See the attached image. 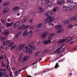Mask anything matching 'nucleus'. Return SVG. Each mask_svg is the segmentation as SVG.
<instances>
[{
	"label": "nucleus",
	"instance_id": "10",
	"mask_svg": "<svg viewBox=\"0 0 77 77\" xmlns=\"http://www.w3.org/2000/svg\"><path fill=\"white\" fill-rule=\"evenodd\" d=\"M19 25H20V22H16L14 24L13 26L14 28L15 29L16 27H18Z\"/></svg>",
	"mask_w": 77,
	"mask_h": 77
},
{
	"label": "nucleus",
	"instance_id": "4",
	"mask_svg": "<svg viewBox=\"0 0 77 77\" xmlns=\"http://www.w3.org/2000/svg\"><path fill=\"white\" fill-rule=\"evenodd\" d=\"M29 25L26 26H25V25L24 24H23L20 27H19L18 29V30H20L21 29H27L28 27H29Z\"/></svg>",
	"mask_w": 77,
	"mask_h": 77
},
{
	"label": "nucleus",
	"instance_id": "23",
	"mask_svg": "<svg viewBox=\"0 0 77 77\" xmlns=\"http://www.w3.org/2000/svg\"><path fill=\"white\" fill-rule=\"evenodd\" d=\"M77 19V14H76V16H74L71 18L72 21H74Z\"/></svg>",
	"mask_w": 77,
	"mask_h": 77
},
{
	"label": "nucleus",
	"instance_id": "24",
	"mask_svg": "<svg viewBox=\"0 0 77 77\" xmlns=\"http://www.w3.org/2000/svg\"><path fill=\"white\" fill-rule=\"evenodd\" d=\"M20 7L18 6H16L14 7L13 9V10L14 11H17L18 9H19Z\"/></svg>",
	"mask_w": 77,
	"mask_h": 77
},
{
	"label": "nucleus",
	"instance_id": "16",
	"mask_svg": "<svg viewBox=\"0 0 77 77\" xmlns=\"http://www.w3.org/2000/svg\"><path fill=\"white\" fill-rule=\"evenodd\" d=\"M50 70H51V69H45L44 70L43 72H42L41 73H42V74H43V73H45V72H46L47 71H50Z\"/></svg>",
	"mask_w": 77,
	"mask_h": 77
},
{
	"label": "nucleus",
	"instance_id": "29",
	"mask_svg": "<svg viewBox=\"0 0 77 77\" xmlns=\"http://www.w3.org/2000/svg\"><path fill=\"white\" fill-rule=\"evenodd\" d=\"M54 36V33H51L48 35V36L49 37H51V36Z\"/></svg>",
	"mask_w": 77,
	"mask_h": 77
},
{
	"label": "nucleus",
	"instance_id": "33",
	"mask_svg": "<svg viewBox=\"0 0 77 77\" xmlns=\"http://www.w3.org/2000/svg\"><path fill=\"white\" fill-rule=\"evenodd\" d=\"M63 11H66V6H64L63 8Z\"/></svg>",
	"mask_w": 77,
	"mask_h": 77
},
{
	"label": "nucleus",
	"instance_id": "17",
	"mask_svg": "<svg viewBox=\"0 0 77 77\" xmlns=\"http://www.w3.org/2000/svg\"><path fill=\"white\" fill-rule=\"evenodd\" d=\"M29 56H26L23 58V62H25V61H27V60H28V59H29Z\"/></svg>",
	"mask_w": 77,
	"mask_h": 77
},
{
	"label": "nucleus",
	"instance_id": "2",
	"mask_svg": "<svg viewBox=\"0 0 77 77\" xmlns=\"http://www.w3.org/2000/svg\"><path fill=\"white\" fill-rule=\"evenodd\" d=\"M63 26H62V25H58L55 27V29H60L59 30L57 31V33H60V32H63V31L64 29H61V28Z\"/></svg>",
	"mask_w": 77,
	"mask_h": 77
},
{
	"label": "nucleus",
	"instance_id": "48",
	"mask_svg": "<svg viewBox=\"0 0 77 77\" xmlns=\"http://www.w3.org/2000/svg\"><path fill=\"white\" fill-rule=\"evenodd\" d=\"M27 69V67H25L22 69V70H24V69Z\"/></svg>",
	"mask_w": 77,
	"mask_h": 77
},
{
	"label": "nucleus",
	"instance_id": "34",
	"mask_svg": "<svg viewBox=\"0 0 77 77\" xmlns=\"http://www.w3.org/2000/svg\"><path fill=\"white\" fill-rule=\"evenodd\" d=\"M9 75L10 76H11V77H13V76H14V75H12V71L10 72Z\"/></svg>",
	"mask_w": 77,
	"mask_h": 77
},
{
	"label": "nucleus",
	"instance_id": "38",
	"mask_svg": "<svg viewBox=\"0 0 77 77\" xmlns=\"http://www.w3.org/2000/svg\"><path fill=\"white\" fill-rule=\"evenodd\" d=\"M73 39L72 38L69 40H68L66 42V43H68V42H70V41H71Z\"/></svg>",
	"mask_w": 77,
	"mask_h": 77
},
{
	"label": "nucleus",
	"instance_id": "19",
	"mask_svg": "<svg viewBox=\"0 0 77 77\" xmlns=\"http://www.w3.org/2000/svg\"><path fill=\"white\" fill-rule=\"evenodd\" d=\"M74 26L73 24H70L66 26L67 28L71 29Z\"/></svg>",
	"mask_w": 77,
	"mask_h": 77
},
{
	"label": "nucleus",
	"instance_id": "49",
	"mask_svg": "<svg viewBox=\"0 0 77 77\" xmlns=\"http://www.w3.org/2000/svg\"><path fill=\"white\" fill-rule=\"evenodd\" d=\"M22 55H23V54H22V53L20 54L19 55L20 57L22 58Z\"/></svg>",
	"mask_w": 77,
	"mask_h": 77
},
{
	"label": "nucleus",
	"instance_id": "35",
	"mask_svg": "<svg viewBox=\"0 0 77 77\" xmlns=\"http://www.w3.org/2000/svg\"><path fill=\"white\" fill-rule=\"evenodd\" d=\"M60 50L59 48L57 49L56 51H55L54 53H57V52H58L59 51H60Z\"/></svg>",
	"mask_w": 77,
	"mask_h": 77
},
{
	"label": "nucleus",
	"instance_id": "43",
	"mask_svg": "<svg viewBox=\"0 0 77 77\" xmlns=\"http://www.w3.org/2000/svg\"><path fill=\"white\" fill-rule=\"evenodd\" d=\"M10 43L11 41L8 40L7 42V44H9Z\"/></svg>",
	"mask_w": 77,
	"mask_h": 77
},
{
	"label": "nucleus",
	"instance_id": "36",
	"mask_svg": "<svg viewBox=\"0 0 77 77\" xmlns=\"http://www.w3.org/2000/svg\"><path fill=\"white\" fill-rule=\"evenodd\" d=\"M39 52H37L35 54H34V56H37L38 55H39Z\"/></svg>",
	"mask_w": 77,
	"mask_h": 77
},
{
	"label": "nucleus",
	"instance_id": "50",
	"mask_svg": "<svg viewBox=\"0 0 77 77\" xmlns=\"http://www.w3.org/2000/svg\"><path fill=\"white\" fill-rule=\"evenodd\" d=\"M4 76V77H8V75H7V76H5V74H2Z\"/></svg>",
	"mask_w": 77,
	"mask_h": 77
},
{
	"label": "nucleus",
	"instance_id": "52",
	"mask_svg": "<svg viewBox=\"0 0 77 77\" xmlns=\"http://www.w3.org/2000/svg\"><path fill=\"white\" fill-rule=\"evenodd\" d=\"M3 74H3V72H0V75H3Z\"/></svg>",
	"mask_w": 77,
	"mask_h": 77
},
{
	"label": "nucleus",
	"instance_id": "56",
	"mask_svg": "<svg viewBox=\"0 0 77 77\" xmlns=\"http://www.w3.org/2000/svg\"><path fill=\"white\" fill-rule=\"evenodd\" d=\"M6 37H4L3 38H2V40H3V41H4V40H5V39H6Z\"/></svg>",
	"mask_w": 77,
	"mask_h": 77
},
{
	"label": "nucleus",
	"instance_id": "44",
	"mask_svg": "<svg viewBox=\"0 0 77 77\" xmlns=\"http://www.w3.org/2000/svg\"><path fill=\"white\" fill-rule=\"evenodd\" d=\"M21 60H22V58L20 57L18 59V60L20 61V62H21Z\"/></svg>",
	"mask_w": 77,
	"mask_h": 77
},
{
	"label": "nucleus",
	"instance_id": "47",
	"mask_svg": "<svg viewBox=\"0 0 77 77\" xmlns=\"http://www.w3.org/2000/svg\"><path fill=\"white\" fill-rule=\"evenodd\" d=\"M5 10V11H6L7 12H8V11H9V8H6Z\"/></svg>",
	"mask_w": 77,
	"mask_h": 77
},
{
	"label": "nucleus",
	"instance_id": "28",
	"mask_svg": "<svg viewBox=\"0 0 77 77\" xmlns=\"http://www.w3.org/2000/svg\"><path fill=\"white\" fill-rule=\"evenodd\" d=\"M50 51V50L47 49L45 50V51H43L42 53H47V52H48V51Z\"/></svg>",
	"mask_w": 77,
	"mask_h": 77
},
{
	"label": "nucleus",
	"instance_id": "11",
	"mask_svg": "<svg viewBox=\"0 0 77 77\" xmlns=\"http://www.w3.org/2000/svg\"><path fill=\"white\" fill-rule=\"evenodd\" d=\"M43 25V23H38V24L36 25V26H35V27L36 29H38V28H39V27H41Z\"/></svg>",
	"mask_w": 77,
	"mask_h": 77
},
{
	"label": "nucleus",
	"instance_id": "57",
	"mask_svg": "<svg viewBox=\"0 0 77 77\" xmlns=\"http://www.w3.org/2000/svg\"><path fill=\"white\" fill-rule=\"evenodd\" d=\"M18 74V71H16L15 72V74Z\"/></svg>",
	"mask_w": 77,
	"mask_h": 77
},
{
	"label": "nucleus",
	"instance_id": "5",
	"mask_svg": "<svg viewBox=\"0 0 77 77\" xmlns=\"http://www.w3.org/2000/svg\"><path fill=\"white\" fill-rule=\"evenodd\" d=\"M48 34V32L46 31L45 32L43 33L41 36V38L42 39L43 38H45L47 36V34Z\"/></svg>",
	"mask_w": 77,
	"mask_h": 77
},
{
	"label": "nucleus",
	"instance_id": "63",
	"mask_svg": "<svg viewBox=\"0 0 77 77\" xmlns=\"http://www.w3.org/2000/svg\"><path fill=\"white\" fill-rule=\"evenodd\" d=\"M18 36H19L17 34L16 36H15L16 38H18Z\"/></svg>",
	"mask_w": 77,
	"mask_h": 77
},
{
	"label": "nucleus",
	"instance_id": "6",
	"mask_svg": "<svg viewBox=\"0 0 77 77\" xmlns=\"http://www.w3.org/2000/svg\"><path fill=\"white\" fill-rule=\"evenodd\" d=\"M29 44H28V46H26L25 47L26 50L23 49V51L24 52H26L27 53H29Z\"/></svg>",
	"mask_w": 77,
	"mask_h": 77
},
{
	"label": "nucleus",
	"instance_id": "32",
	"mask_svg": "<svg viewBox=\"0 0 77 77\" xmlns=\"http://www.w3.org/2000/svg\"><path fill=\"white\" fill-rule=\"evenodd\" d=\"M69 21L68 20H66L65 21L64 23V24H68L69 23Z\"/></svg>",
	"mask_w": 77,
	"mask_h": 77
},
{
	"label": "nucleus",
	"instance_id": "54",
	"mask_svg": "<svg viewBox=\"0 0 77 77\" xmlns=\"http://www.w3.org/2000/svg\"><path fill=\"white\" fill-rule=\"evenodd\" d=\"M75 26H77V20H76V22L75 23Z\"/></svg>",
	"mask_w": 77,
	"mask_h": 77
},
{
	"label": "nucleus",
	"instance_id": "26",
	"mask_svg": "<svg viewBox=\"0 0 77 77\" xmlns=\"http://www.w3.org/2000/svg\"><path fill=\"white\" fill-rule=\"evenodd\" d=\"M44 21L45 23H50V22L49 19L48 18V17Z\"/></svg>",
	"mask_w": 77,
	"mask_h": 77
},
{
	"label": "nucleus",
	"instance_id": "58",
	"mask_svg": "<svg viewBox=\"0 0 77 77\" xmlns=\"http://www.w3.org/2000/svg\"><path fill=\"white\" fill-rule=\"evenodd\" d=\"M12 45V43L10 44L9 45V47H11V46Z\"/></svg>",
	"mask_w": 77,
	"mask_h": 77
},
{
	"label": "nucleus",
	"instance_id": "13",
	"mask_svg": "<svg viewBox=\"0 0 77 77\" xmlns=\"http://www.w3.org/2000/svg\"><path fill=\"white\" fill-rule=\"evenodd\" d=\"M68 40V39L66 38V39H63V40H60V41L58 42V44H60L61 43H63V42H65V41H66Z\"/></svg>",
	"mask_w": 77,
	"mask_h": 77
},
{
	"label": "nucleus",
	"instance_id": "37",
	"mask_svg": "<svg viewBox=\"0 0 77 77\" xmlns=\"http://www.w3.org/2000/svg\"><path fill=\"white\" fill-rule=\"evenodd\" d=\"M8 12V11H6V10L5 9L3 11V14H6Z\"/></svg>",
	"mask_w": 77,
	"mask_h": 77
},
{
	"label": "nucleus",
	"instance_id": "3",
	"mask_svg": "<svg viewBox=\"0 0 77 77\" xmlns=\"http://www.w3.org/2000/svg\"><path fill=\"white\" fill-rule=\"evenodd\" d=\"M67 2H69V3L71 4V5H69L71 7H74L76 5V4L73 2L72 0H67Z\"/></svg>",
	"mask_w": 77,
	"mask_h": 77
},
{
	"label": "nucleus",
	"instance_id": "53",
	"mask_svg": "<svg viewBox=\"0 0 77 77\" xmlns=\"http://www.w3.org/2000/svg\"><path fill=\"white\" fill-rule=\"evenodd\" d=\"M5 59H6V54H5L4 56Z\"/></svg>",
	"mask_w": 77,
	"mask_h": 77
},
{
	"label": "nucleus",
	"instance_id": "64",
	"mask_svg": "<svg viewBox=\"0 0 77 77\" xmlns=\"http://www.w3.org/2000/svg\"><path fill=\"white\" fill-rule=\"evenodd\" d=\"M36 63H37V62H35V63H33L32 64V65H35V64H36Z\"/></svg>",
	"mask_w": 77,
	"mask_h": 77
},
{
	"label": "nucleus",
	"instance_id": "31",
	"mask_svg": "<svg viewBox=\"0 0 77 77\" xmlns=\"http://www.w3.org/2000/svg\"><path fill=\"white\" fill-rule=\"evenodd\" d=\"M60 66L59 65V64H58V63H57L56 65L55 66V68H59V67Z\"/></svg>",
	"mask_w": 77,
	"mask_h": 77
},
{
	"label": "nucleus",
	"instance_id": "41",
	"mask_svg": "<svg viewBox=\"0 0 77 77\" xmlns=\"http://www.w3.org/2000/svg\"><path fill=\"white\" fill-rule=\"evenodd\" d=\"M49 7L53 5V3H50V2H49Z\"/></svg>",
	"mask_w": 77,
	"mask_h": 77
},
{
	"label": "nucleus",
	"instance_id": "55",
	"mask_svg": "<svg viewBox=\"0 0 77 77\" xmlns=\"http://www.w3.org/2000/svg\"><path fill=\"white\" fill-rule=\"evenodd\" d=\"M20 33H21V32L20 31L17 33V34L19 35H20Z\"/></svg>",
	"mask_w": 77,
	"mask_h": 77
},
{
	"label": "nucleus",
	"instance_id": "27",
	"mask_svg": "<svg viewBox=\"0 0 77 77\" xmlns=\"http://www.w3.org/2000/svg\"><path fill=\"white\" fill-rule=\"evenodd\" d=\"M64 3V1H61L60 2H59L57 3L58 5H62Z\"/></svg>",
	"mask_w": 77,
	"mask_h": 77
},
{
	"label": "nucleus",
	"instance_id": "62",
	"mask_svg": "<svg viewBox=\"0 0 77 77\" xmlns=\"http://www.w3.org/2000/svg\"><path fill=\"white\" fill-rule=\"evenodd\" d=\"M15 48V46H12L11 47V48L13 49V48Z\"/></svg>",
	"mask_w": 77,
	"mask_h": 77
},
{
	"label": "nucleus",
	"instance_id": "45",
	"mask_svg": "<svg viewBox=\"0 0 77 77\" xmlns=\"http://www.w3.org/2000/svg\"><path fill=\"white\" fill-rule=\"evenodd\" d=\"M34 29V26H32L29 28L30 29Z\"/></svg>",
	"mask_w": 77,
	"mask_h": 77
},
{
	"label": "nucleus",
	"instance_id": "21",
	"mask_svg": "<svg viewBox=\"0 0 77 77\" xmlns=\"http://www.w3.org/2000/svg\"><path fill=\"white\" fill-rule=\"evenodd\" d=\"M27 20H28V18H27V17H25L22 20L21 22L23 23L26 22V21Z\"/></svg>",
	"mask_w": 77,
	"mask_h": 77
},
{
	"label": "nucleus",
	"instance_id": "25",
	"mask_svg": "<svg viewBox=\"0 0 77 77\" xmlns=\"http://www.w3.org/2000/svg\"><path fill=\"white\" fill-rule=\"evenodd\" d=\"M8 5H9V2H4V4H3V6H7Z\"/></svg>",
	"mask_w": 77,
	"mask_h": 77
},
{
	"label": "nucleus",
	"instance_id": "18",
	"mask_svg": "<svg viewBox=\"0 0 77 77\" xmlns=\"http://www.w3.org/2000/svg\"><path fill=\"white\" fill-rule=\"evenodd\" d=\"M12 24H13V22H11V23H7L6 24V27H9V26H12Z\"/></svg>",
	"mask_w": 77,
	"mask_h": 77
},
{
	"label": "nucleus",
	"instance_id": "40",
	"mask_svg": "<svg viewBox=\"0 0 77 77\" xmlns=\"http://www.w3.org/2000/svg\"><path fill=\"white\" fill-rule=\"evenodd\" d=\"M29 33L30 35H32V34H33V32H32V31L30 30L29 32Z\"/></svg>",
	"mask_w": 77,
	"mask_h": 77
},
{
	"label": "nucleus",
	"instance_id": "61",
	"mask_svg": "<svg viewBox=\"0 0 77 77\" xmlns=\"http://www.w3.org/2000/svg\"><path fill=\"white\" fill-rule=\"evenodd\" d=\"M3 45H5L6 44L5 43V42H3Z\"/></svg>",
	"mask_w": 77,
	"mask_h": 77
},
{
	"label": "nucleus",
	"instance_id": "1",
	"mask_svg": "<svg viewBox=\"0 0 77 77\" xmlns=\"http://www.w3.org/2000/svg\"><path fill=\"white\" fill-rule=\"evenodd\" d=\"M35 43L34 42H32L31 43V44L29 45V54H32L33 53V51L32 50H30V49H32V50H36V47L34 46H32V45H34V44Z\"/></svg>",
	"mask_w": 77,
	"mask_h": 77
},
{
	"label": "nucleus",
	"instance_id": "20",
	"mask_svg": "<svg viewBox=\"0 0 77 77\" xmlns=\"http://www.w3.org/2000/svg\"><path fill=\"white\" fill-rule=\"evenodd\" d=\"M54 14V13L53 12H48L45 14V15H46V16H48V15H52Z\"/></svg>",
	"mask_w": 77,
	"mask_h": 77
},
{
	"label": "nucleus",
	"instance_id": "60",
	"mask_svg": "<svg viewBox=\"0 0 77 77\" xmlns=\"http://www.w3.org/2000/svg\"><path fill=\"white\" fill-rule=\"evenodd\" d=\"M3 28V26H1L0 27V29H2Z\"/></svg>",
	"mask_w": 77,
	"mask_h": 77
},
{
	"label": "nucleus",
	"instance_id": "22",
	"mask_svg": "<svg viewBox=\"0 0 77 77\" xmlns=\"http://www.w3.org/2000/svg\"><path fill=\"white\" fill-rule=\"evenodd\" d=\"M25 46V44H24L23 45H22L20 44L19 46V47L18 48V49H19L20 50H21Z\"/></svg>",
	"mask_w": 77,
	"mask_h": 77
},
{
	"label": "nucleus",
	"instance_id": "51",
	"mask_svg": "<svg viewBox=\"0 0 77 77\" xmlns=\"http://www.w3.org/2000/svg\"><path fill=\"white\" fill-rule=\"evenodd\" d=\"M63 47V45H62L59 48L60 50L61 49V48H62V47Z\"/></svg>",
	"mask_w": 77,
	"mask_h": 77
},
{
	"label": "nucleus",
	"instance_id": "7",
	"mask_svg": "<svg viewBox=\"0 0 77 77\" xmlns=\"http://www.w3.org/2000/svg\"><path fill=\"white\" fill-rule=\"evenodd\" d=\"M29 30H26L24 31L23 33V35L24 36H26L29 35Z\"/></svg>",
	"mask_w": 77,
	"mask_h": 77
},
{
	"label": "nucleus",
	"instance_id": "30",
	"mask_svg": "<svg viewBox=\"0 0 77 77\" xmlns=\"http://www.w3.org/2000/svg\"><path fill=\"white\" fill-rule=\"evenodd\" d=\"M9 34V31H6L4 33V35L5 36H7Z\"/></svg>",
	"mask_w": 77,
	"mask_h": 77
},
{
	"label": "nucleus",
	"instance_id": "9",
	"mask_svg": "<svg viewBox=\"0 0 77 77\" xmlns=\"http://www.w3.org/2000/svg\"><path fill=\"white\" fill-rule=\"evenodd\" d=\"M48 19L50 22H51L52 21H53L54 20V17L52 16H48Z\"/></svg>",
	"mask_w": 77,
	"mask_h": 77
},
{
	"label": "nucleus",
	"instance_id": "14",
	"mask_svg": "<svg viewBox=\"0 0 77 77\" xmlns=\"http://www.w3.org/2000/svg\"><path fill=\"white\" fill-rule=\"evenodd\" d=\"M59 9V7L57 6H55L53 10H52V12H56Z\"/></svg>",
	"mask_w": 77,
	"mask_h": 77
},
{
	"label": "nucleus",
	"instance_id": "59",
	"mask_svg": "<svg viewBox=\"0 0 77 77\" xmlns=\"http://www.w3.org/2000/svg\"><path fill=\"white\" fill-rule=\"evenodd\" d=\"M1 70L2 71H3V73H4L5 74V72H4V70L3 69H1Z\"/></svg>",
	"mask_w": 77,
	"mask_h": 77
},
{
	"label": "nucleus",
	"instance_id": "12",
	"mask_svg": "<svg viewBox=\"0 0 77 77\" xmlns=\"http://www.w3.org/2000/svg\"><path fill=\"white\" fill-rule=\"evenodd\" d=\"M39 10H38V12L39 13H42L43 12H44V11H45V9L43 8L42 9V8L40 7L39 8Z\"/></svg>",
	"mask_w": 77,
	"mask_h": 77
},
{
	"label": "nucleus",
	"instance_id": "15",
	"mask_svg": "<svg viewBox=\"0 0 77 77\" xmlns=\"http://www.w3.org/2000/svg\"><path fill=\"white\" fill-rule=\"evenodd\" d=\"M51 38H49L48 39V41H46L45 42V44H49V43H50L51 42Z\"/></svg>",
	"mask_w": 77,
	"mask_h": 77
},
{
	"label": "nucleus",
	"instance_id": "46",
	"mask_svg": "<svg viewBox=\"0 0 77 77\" xmlns=\"http://www.w3.org/2000/svg\"><path fill=\"white\" fill-rule=\"evenodd\" d=\"M1 22L3 23V24H5V22L4 21V20H3L1 19Z\"/></svg>",
	"mask_w": 77,
	"mask_h": 77
},
{
	"label": "nucleus",
	"instance_id": "39",
	"mask_svg": "<svg viewBox=\"0 0 77 77\" xmlns=\"http://www.w3.org/2000/svg\"><path fill=\"white\" fill-rule=\"evenodd\" d=\"M71 8H70V7H67L66 6V11H69V10H70Z\"/></svg>",
	"mask_w": 77,
	"mask_h": 77
},
{
	"label": "nucleus",
	"instance_id": "42",
	"mask_svg": "<svg viewBox=\"0 0 77 77\" xmlns=\"http://www.w3.org/2000/svg\"><path fill=\"white\" fill-rule=\"evenodd\" d=\"M33 21V20H30L29 21V23H30L31 24L32 23V22Z\"/></svg>",
	"mask_w": 77,
	"mask_h": 77
},
{
	"label": "nucleus",
	"instance_id": "8",
	"mask_svg": "<svg viewBox=\"0 0 77 77\" xmlns=\"http://www.w3.org/2000/svg\"><path fill=\"white\" fill-rule=\"evenodd\" d=\"M49 1L50 0H45V2H46L45 4V6L46 7H50L49 5Z\"/></svg>",
	"mask_w": 77,
	"mask_h": 77
}]
</instances>
